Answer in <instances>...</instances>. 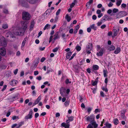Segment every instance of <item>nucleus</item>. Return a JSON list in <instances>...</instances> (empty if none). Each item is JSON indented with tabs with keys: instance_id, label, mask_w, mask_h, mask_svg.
<instances>
[{
	"instance_id": "nucleus-1",
	"label": "nucleus",
	"mask_w": 128,
	"mask_h": 128,
	"mask_svg": "<svg viewBox=\"0 0 128 128\" xmlns=\"http://www.w3.org/2000/svg\"><path fill=\"white\" fill-rule=\"evenodd\" d=\"M21 23L23 27L22 29L20 30L19 31H17L14 32V33L16 35L23 36L25 32V30L27 28V24H28V22L24 21H22Z\"/></svg>"
},
{
	"instance_id": "nucleus-2",
	"label": "nucleus",
	"mask_w": 128,
	"mask_h": 128,
	"mask_svg": "<svg viewBox=\"0 0 128 128\" xmlns=\"http://www.w3.org/2000/svg\"><path fill=\"white\" fill-rule=\"evenodd\" d=\"M22 18L23 20H30V15L28 12L24 11L22 14Z\"/></svg>"
},
{
	"instance_id": "nucleus-3",
	"label": "nucleus",
	"mask_w": 128,
	"mask_h": 128,
	"mask_svg": "<svg viewBox=\"0 0 128 128\" xmlns=\"http://www.w3.org/2000/svg\"><path fill=\"white\" fill-rule=\"evenodd\" d=\"M6 42L4 38L2 36L0 37V46H6Z\"/></svg>"
},
{
	"instance_id": "nucleus-4",
	"label": "nucleus",
	"mask_w": 128,
	"mask_h": 128,
	"mask_svg": "<svg viewBox=\"0 0 128 128\" xmlns=\"http://www.w3.org/2000/svg\"><path fill=\"white\" fill-rule=\"evenodd\" d=\"M6 53L5 49L4 47L0 48V54L2 56H4Z\"/></svg>"
},
{
	"instance_id": "nucleus-5",
	"label": "nucleus",
	"mask_w": 128,
	"mask_h": 128,
	"mask_svg": "<svg viewBox=\"0 0 128 128\" xmlns=\"http://www.w3.org/2000/svg\"><path fill=\"white\" fill-rule=\"evenodd\" d=\"M94 117L92 115H91L90 116H88L86 117V120L87 121L92 122L94 120Z\"/></svg>"
},
{
	"instance_id": "nucleus-6",
	"label": "nucleus",
	"mask_w": 128,
	"mask_h": 128,
	"mask_svg": "<svg viewBox=\"0 0 128 128\" xmlns=\"http://www.w3.org/2000/svg\"><path fill=\"white\" fill-rule=\"evenodd\" d=\"M32 110H30V111L29 114L28 115L25 116V118L27 120L31 118H32Z\"/></svg>"
},
{
	"instance_id": "nucleus-7",
	"label": "nucleus",
	"mask_w": 128,
	"mask_h": 128,
	"mask_svg": "<svg viewBox=\"0 0 128 128\" xmlns=\"http://www.w3.org/2000/svg\"><path fill=\"white\" fill-rule=\"evenodd\" d=\"M104 50V48H102L100 51L97 53L96 55L99 56H102Z\"/></svg>"
},
{
	"instance_id": "nucleus-8",
	"label": "nucleus",
	"mask_w": 128,
	"mask_h": 128,
	"mask_svg": "<svg viewBox=\"0 0 128 128\" xmlns=\"http://www.w3.org/2000/svg\"><path fill=\"white\" fill-rule=\"evenodd\" d=\"M60 91V94L62 96H64V94L65 93V89L64 88L62 87L61 88Z\"/></svg>"
},
{
	"instance_id": "nucleus-9",
	"label": "nucleus",
	"mask_w": 128,
	"mask_h": 128,
	"mask_svg": "<svg viewBox=\"0 0 128 128\" xmlns=\"http://www.w3.org/2000/svg\"><path fill=\"white\" fill-rule=\"evenodd\" d=\"M18 82V80H14L11 81L10 83V84L12 86H14L16 85Z\"/></svg>"
},
{
	"instance_id": "nucleus-10",
	"label": "nucleus",
	"mask_w": 128,
	"mask_h": 128,
	"mask_svg": "<svg viewBox=\"0 0 128 128\" xmlns=\"http://www.w3.org/2000/svg\"><path fill=\"white\" fill-rule=\"evenodd\" d=\"M113 30L114 32V35L113 36L115 37L117 35L119 30V29L118 28V30H117L116 29H114Z\"/></svg>"
},
{
	"instance_id": "nucleus-11",
	"label": "nucleus",
	"mask_w": 128,
	"mask_h": 128,
	"mask_svg": "<svg viewBox=\"0 0 128 128\" xmlns=\"http://www.w3.org/2000/svg\"><path fill=\"white\" fill-rule=\"evenodd\" d=\"M90 122L91 123L92 125L94 126V128H96L98 127V125L96 124V122L94 120L92 122Z\"/></svg>"
},
{
	"instance_id": "nucleus-12",
	"label": "nucleus",
	"mask_w": 128,
	"mask_h": 128,
	"mask_svg": "<svg viewBox=\"0 0 128 128\" xmlns=\"http://www.w3.org/2000/svg\"><path fill=\"white\" fill-rule=\"evenodd\" d=\"M92 44L89 43L88 44L87 46L86 50H91L92 48Z\"/></svg>"
},
{
	"instance_id": "nucleus-13",
	"label": "nucleus",
	"mask_w": 128,
	"mask_h": 128,
	"mask_svg": "<svg viewBox=\"0 0 128 128\" xmlns=\"http://www.w3.org/2000/svg\"><path fill=\"white\" fill-rule=\"evenodd\" d=\"M68 119L66 121V122L67 124L69 123L70 122L73 121L74 119V117L72 116L68 117Z\"/></svg>"
},
{
	"instance_id": "nucleus-14",
	"label": "nucleus",
	"mask_w": 128,
	"mask_h": 128,
	"mask_svg": "<svg viewBox=\"0 0 128 128\" xmlns=\"http://www.w3.org/2000/svg\"><path fill=\"white\" fill-rule=\"evenodd\" d=\"M58 33L59 32H56L55 33V34L54 35V40H55L56 39L59 38V36H58Z\"/></svg>"
},
{
	"instance_id": "nucleus-15",
	"label": "nucleus",
	"mask_w": 128,
	"mask_h": 128,
	"mask_svg": "<svg viewBox=\"0 0 128 128\" xmlns=\"http://www.w3.org/2000/svg\"><path fill=\"white\" fill-rule=\"evenodd\" d=\"M72 53L71 52H70L67 53L66 58L67 59H69L72 54Z\"/></svg>"
},
{
	"instance_id": "nucleus-16",
	"label": "nucleus",
	"mask_w": 128,
	"mask_h": 128,
	"mask_svg": "<svg viewBox=\"0 0 128 128\" xmlns=\"http://www.w3.org/2000/svg\"><path fill=\"white\" fill-rule=\"evenodd\" d=\"M65 18L66 20L68 22H69L71 20L70 17L69 16L68 14H67L66 15Z\"/></svg>"
},
{
	"instance_id": "nucleus-17",
	"label": "nucleus",
	"mask_w": 128,
	"mask_h": 128,
	"mask_svg": "<svg viewBox=\"0 0 128 128\" xmlns=\"http://www.w3.org/2000/svg\"><path fill=\"white\" fill-rule=\"evenodd\" d=\"M34 21H32L31 23L30 26V30H32L34 28Z\"/></svg>"
},
{
	"instance_id": "nucleus-18",
	"label": "nucleus",
	"mask_w": 128,
	"mask_h": 128,
	"mask_svg": "<svg viewBox=\"0 0 128 128\" xmlns=\"http://www.w3.org/2000/svg\"><path fill=\"white\" fill-rule=\"evenodd\" d=\"M120 48H118L116 50L114 51V53L116 54H118L120 52Z\"/></svg>"
},
{
	"instance_id": "nucleus-19",
	"label": "nucleus",
	"mask_w": 128,
	"mask_h": 128,
	"mask_svg": "<svg viewBox=\"0 0 128 128\" xmlns=\"http://www.w3.org/2000/svg\"><path fill=\"white\" fill-rule=\"evenodd\" d=\"M93 0H90L89 1L86 3V6H88L90 5L93 2Z\"/></svg>"
},
{
	"instance_id": "nucleus-20",
	"label": "nucleus",
	"mask_w": 128,
	"mask_h": 128,
	"mask_svg": "<svg viewBox=\"0 0 128 128\" xmlns=\"http://www.w3.org/2000/svg\"><path fill=\"white\" fill-rule=\"evenodd\" d=\"M104 18H106V19L107 20H110L112 19V18L110 17L107 15H105L104 16Z\"/></svg>"
},
{
	"instance_id": "nucleus-21",
	"label": "nucleus",
	"mask_w": 128,
	"mask_h": 128,
	"mask_svg": "<svg viewBox=\"0 0 128 128\" xmlns=\"http://www.w3.org/2000/svg\"><path fill=\"white\" fill-rule=\"evenodd\" d=\"M18 94H17L15 95L14 96H13L12 98L11 99L12 100V101H14L16 99H18Z\"/></svg>"
},
{
	"instance_id": "nucleus-22",
	"label": "nucleus",
	"mask_w": 128,
	"mask_h": 128,
	"mask_svg": "<svg viewBox=\"0 0 128 128\" xmlns=\"http://www.w3.org/2000/svg\"><path fill=\"white\" fill-rule=\"evenodd\" d=\"M93 69L95 70H97L98 69L99 66L97 65H94L93 66Z\"/></svg>"
},
{
	"instance_id": "nucleus-23",
	"label": "nucleus",
	"mask_w": 128,
	"mask_h": 128,
	"mask_svg": "<svg viewBox=\"0 0 128 128\" xmlns=\"http://www.w3.org/2000/svg\"><path fill=\"white\" fill-rule=\"evenodd\" d=\"M105 124L106 126L108 128H110L112 126L111 124H109L108 122H106Z\"/></svg>"
},
{
	"instance_id": "nucleus-24",
	"label": "nucleus",
	"mask_w": 128,
	"mask_h": 128,
	"mask_svg": "<svg viewBox=\"0 0 128 128\" xmlns=\"http://www.w3.org/2000/svg\"><path fill=\"white\" fill-rule=\"evenodd\" d=\"M31 4H34L35 3L36 0H27Z\"/></svg>"
},
{
	"instance_id": "nucleus-25",
	"label": "nucleus",
	"mask_w": 128,
	"mask_h": 128,
	"mask_svg": "<svg viewBox=\"0 0 128 128\" xmlns=\"http://www.w3.org/2000/svg\"><path fill=\"white\" fill-rule=\"evenodd\" d=\"M122 0H118L117 1L116 3V4L118 6H119L120 5L122 2Z\"/></svg>"
},
{
	"instance_id": "nucleus-26",
	"label": "nucleus",
	"mask_w": 128,
	"mask_h": 128,
	"mask_svg": "<svg viewBox=\"0 0 128 128\" xmlns=\"http://www.w3.org/2000/svg\"><path fill=\"white\" fill-rule=\"evenodd\" d=\"M50 25L48 24H47L44 26V30H45L46 29H48L50 27Z\"/></svg>"
},
{
	"instance_id": "nucleus-27",
	"label": "nucleus",
	"mask_w": 128,
	"mask_h": 128,
	"mask_svg": "<svg viewBox=\"0 0 128 128\" xmlns=\"http://www.w3.org/2000/svg\"><path fill=\"white\" fill-rule=\"evenodd\" d=\"M114 124L116 125H117L118 123V119H115L114 120Z\"/></svg>"
},
{
	"instance_id": "nucleus-28",
	"label": "nucleus",
	"mask_w": 128,
	"mask_h": 128,
	"mask_svg": "<svg viewBox=\"0 0 128 128\" xmlns=\"http://www.w3.org/2000/svg\"><path fill=\"white\" fill-rule=\"evenodd\" d=\"M2 28L4 29H6L8 28V25L7 24H3L2 26Z\"/></svg>"
},
{
	"instance_id": "nucleus-29",
	"label": "nucleus",
	"mask_w": 128,
	"mask_h": 128,
	"mask_svg": "<svg viewBox=\"0 0 128 128\" xmlns=\"http://www.w3.org/2000/svg\"><path fill=\"white\" fill-rule=\"evenodd\" d=\"M107 72L106 70H103L104 75V77H107V75L106 74Z\"/></svg>"
},
{
	"instance_id": "nucleus-30",
	"label": "nucleus",
	"mask_w": 128,
	"mask_h": 128,
	"mask_svg": "<svg viewBox=\"0 0 128 128\" xmlns=\"http://www.w3.org/2000/svg\"><path fill=\"white\" fill-rule=\"evenodd\" d=\"M6 68V66L2 65L0 66V68L1 69H5Z\"/></svg>"
},
{
	"instance_id": "nucleus-31",
	"label": "nucleus",
	"mask_w": 128,
	"mask_h": 128,
	"mask_svg": "<svg viewBox=\"0 0 128 128\" xmlns=\"http://www.w3.org/2000/svg\"><path fill=\"white\" fill-rule=\"evenodd\" d=\"M109 49L110 51L112 50L115 49V48L114 46L112 45L110 47Z\"/></svg>"
},
{
	"instance_id": "nucleus-32",
	"label": "nucleus",
	"mask_w": 128,
	"mask_h": 128,
	"mask_svg": "<svg viewBox=\"0 0 128 128\" xmlns=\"http://www.w3.org/2000/svg\"><path fill=\"white\" fill-rule=\"evenodd\" d=\"M59 48V47H57L54 48L52 50V51L54 52H56L57 51L58 49Z\"/></svg>"
},
{
	"instance_id": "nucleus-33",
	"label": "nucleus",
	"mask_w": 128,
	"mask_h": 128,
	"mask_svg": "<svg viewBox=\"0 0 128 128\" xmlns=\"http://www.w3.org/2000/svg\"><path fill=\"white\" fill-rule=\"evenodd\" d=\"M118 11V9L114 8L113 10V12L114 13H115Z\"/></svg>"
},
{
	"instance_id": "nucleus-34",
	"label": "nucleus",
	"mask_w": 128,
	"mask_h": 128,
	"mask_svg": "<svg viewBox=\"0 0 128 128\" xmlns=\"http://www.w3.org/2000/svg\"><path fill=\"white\" fill-rule=\"evenodd\" d=\"M76 49L78 51H80L81 49V47L80 46H77L76 47Z\"/></svg>"
},
{
	"instance_id": "nucleus-35",
	"label": "nucleus",
	"mask_w": 128,
	"mask_h": 128,
	"mask_svg": "<svg viewBox=\"0 0 128 128\" xmlns=\"http://www.w3.org/2000/svg\"><path fill=\"white\" fill-rule=\"evenodd\" d=\"M121 117L122 118L125 119L126 118V117L125 115L123 114L122 113L121 114Z\"/></svg>"
},
{
	"instance_id": "nucleus-36",
	"label": "nucleus",
	"mask_w": 128,
	"mask_h": 128,
	"mask_svg": "<svg viewBox=\"0 0 128 128\" xmlns=\"http://www.w3.org/2000/svg\"><path fill=\"white\" fill-rule=\"evenodd\" d=\"M90 28H91L93 29L94 30H96V28L94 27V24H93L90 26Z\"/></svg>"
},
{
	"instance_id": "nucleus-37",
	"label": "nucleus",
	"mask_w": 128,
	"mask_h": 128,
	"mask_svg": "<svg viewBox=\"0 0 128 128\" xmlns=\"http://www.w3.org/2000/svg\"><path fill=\"white\" fill-rule=\"evenodd\" d=\"M102 90L104 91H105L106 92H107L108 91V90L106 88H104V87H103L102 88Z\"/></svg>"
},
{
	"instance_id": "nucleus-38",
	"label": "nucleus",
	"mask_w": 128,
	"mask_h": 128,
	"mask_svg": "<svg viewBox=\"0 0 128 128\" xmlns=\"http://www.w3.org/2000/svg\"><path fill=\"white\" fill-rule=\"evenodd\" d=\"M65 82L66 84H68V83H70L71 82L69 81V80L68 78H67Z\"/></svg>"
},
{
	"instance_id": "nucleus-39",
	"label": "nucleus",
	"mask_w": 128,
	"mask_h": 128,
	"mask_svg": "<svg viewBox=\"0 0 128 128\" xmlns=\"http://www.w3.org/2000/svg\"><path fill=\"white\" fill-rule=\"evenodd\" d=\"M16 118L18 119V116H14L12 117V119L13 120H16Z\"/></svg>"
},
{
	"instance_id": "nucleus-40",
	"label": "nucleus",
	"mask_w": 128,
	"mask_h": 128,
	"mask_svg": "<svg viewBox=\"0 0 128 128\" xmlns=\"http://www.w3.org/2000/svg\"><path fill=\"white\" fill-rule=\"evenodd\" d=\"M51 10L50 9H48L46 10L45 12V14H46L47 15L48 14V12L49 14H50V13L51 12Z\"/></svg>"
},
{
	"instance_id": "nucleus-41",
	"label": "nucleus",
	"mask_w": 128,
	"mask_h": 128,
	"mask_svg": "<svg viewBox=\"0 0 128 128\" xmlns=\"http://www.w3.org/2000/svg\"><path fill=\"white\" fill-rule=\"evenodd\" d=\"M7 86L6 85H4V86L2 90V91H4V90L6 88V87Z\"/></svg>"
},
{
	"instance_id": "nucleus-42",
	"label": "nucleus",
	"mask_w": 128,
	"mask_h": 128,
	"mask_svg": "<svg viewBox=\"0 0 128 128\" xmlns=\"http://www.w3.org/2000/svg\"><path fill=\"white\" fill-rule=\"evenodd\" d=\"M76 54L75 53L72 56H71L70 58L69 59V60H71L74 58V57L76 55Z\"/></svg>"
},
{
	"instance_id": "nucleus-43",
	"label": "nucleus",
	"mask_w": 128,
	"mask_h": 128,
	"mask_svg": "<svg viewBox=\"0 0 128 128\" xmlns=\"http://www.w3.org/2000/svg\"><path fill=\"white\" fill-rule=\"evenodd\" d=\"M100 95L102 97H104V93L102 91H101L100 92Z\"/></svg>"
},
{
	"instance_id": "nucleus-44",
	"label": "nucleus",
	"mask_w": 128,
	"mask_h": 128,
	"mask_svg": "<svg viewBox=\"0 0 128 128\" xmlns=\"http://www.w3.org/2000/svg\"><path fill=\"white\" fill-rule=\"evenodd\" d=\"M60 9H59L58 10V11H57V12H56V16H57L60 13Z\"/></svg>"
},
{
	"instance_id": "nucleus-45",
	"label": "nucleus",
	"mask_w": 128,
	"mask_h": 128,
	"mask_svg": "<svg viewBox=\"0 0 128 128\" xmlns=\"http://www.w3.org/2000/svg\"><path fill=\"white\" fill-rule=\"evenodd\" d=\"M39 102V101L37 99L35 101L34 103V104H33L34 105L36 104H37Z\"/></svg>"
},
{
	"instance_id": "nucleus-46",
	"label": "nucleus",
	"mask_w": 128,
	"mask_h": 128,
	"mask_svg": "<svg viewBox=\"0 0 128 128\" xmlns=\"http://www.w3.org/2000/svg\"><path fill=\"white\" fill-rule=\"evenodd\" d=\"M38 74V71H35L34 72V74L35 76H36Z\"/></svg>"
},
{
	"instance_id": "nucleus-47",
	"label": "nucleus",
	"mask_w": 128,
	"mask_h": 128,
	"mask_svg": "<svg viewBox=\"0 0 128 128\" xmlns=\"http://www.w3.org/2000/svg\"><path fill=\"white\" fill-rule=\"evenodd\" d=\"M102 22H101V20H100V22H98L97 23V25L98 26H100L102 24Z\"/></svg>"
},
{
	"instance_id": "nucleus-48",
	"label": "nucleus",
	"mask_w": 128,
	"mask_h": 128,
	"mask_svg": "<svg viewBox=\"0 0 128 128\" xmlns=\"http://www.w3.org/2000/svg\"><path fill=\"white\" fill-rule=\"evenodd\" d=\"M46 58H45L43 57L40 60V61L42 62H43L45 60Z\"/></svg>"
},
{
	"instance_id": "nucleus-49",
	"label": "nucleus",
	"mask_w": 128,
	"mask_h": 128,
	"mask_svg": "<svg viewBox=\"0 0 128 128\" xmlns=\"http://www.w3.org/2000/svg\"><path fill=\"white\" fill-rule=\"evenodd\" d=\"M79 98H80V101L81 102H82L83 100V98L80 96H79Z\"/></svg>"
},
{
	"instance_id": "nucleus-50",
	"label": "nucleus",
	"mask_w": 128,
	"mask_h": 128,
	"mask_svg": "<svg viewBox=\"0 0 128 128\" xmlns=\"http://www.w3.org/2000/svg\"><path fill=\"white\" fill-rule=\"evenodd\" d=\"M75 5V4L74 3H72V4H71L70 5V7L71 8H72L74 6V5Z\"/></svg>"
},
{
	"instance_id": "nucleus-51",
	"label": "nucleus",
	"mask_w": 128,
	"mask_h": 128,
	"mask_svg": "<svg viewBox=\"0 0 128 128\" xmlns=\"http://www.w3.org/2000/svg\"><path fill=\"white\" fill-rule=\"evenodd\" d=\"M74 30L73 29L71 28V29L69 31V33L70 34H72L73 33V32Z\"/></svg>"
},
{
	"instance_id": "nucleus-52",
	"label": "nucleus",
	"mask_w": 128,
	"mask_h": 128,
	"mask_svg": "<svg viewBox=\"0 0 128 128\" xmlns=\"http://www.w3.org/2000/svg\"><path fill=\"white\" fill-rule=\"evenodd\" d=\"M97 83V81H95L93 83L92 85L94 86H95L96 84Z\"/></svg>"
},
{
	"instance_id": "nucleus-53",
	"label": "nucleus",
	"mask_w": 128,
	"mask_h": 128,
	"mask_svg": "<svg viewBox=\"0 0 128 128\" xmlns=\"http://www.w3.org/2000/svg\"><path fill=\"white\" fill-rule=\"evenodd\" d=\"M113 4L111 2H110L108 4V6L109 7H111L113 6Z\"/></svg>"
},
{
	"instance_id": "nucleus-54",
	"label": "nucleus",
	"mask_w": 128,
	"mask_h": 128,
	"mask_svg": "<svg viewBox=\"0 0 128 128\" xmlns=\"http://www.w3.org/2000/svg\"><path fill=\"white\" fill-rule=\"evenodd\" d=\"M112 11L111 9H109L107 11V13L108 14H110L112 12Z\"/></svg>"
},
{
	"instance_id": "nucleus-55",
	"label": "nucleus",
	"mask_w": 128,
	"mask_h": 128,
	"mask_svg": "<svg viewBox=\"0 0 128 128\" xmlns=\"http://www.w3.org/2000/svg\"><path fill=\"white\" fill-rule=\"evenodd\" d=\"M96 16L95 15H94L92 16V18L94 20H96Z\"/></svg>"
},
{
	"instance_id": "nucleus-56",
	"label": "nucleus",
	"mask_w": 128,
	"mask_h": 128,
	"mask_svg": "<svg viewBox=\"0 0 128 128\" xmlns=\"http://www.w3.org/2000/svg\"><path fill=\"white\" fill-rule=\"evenodd\" d=\"M36 79L38 80H40L42 79V77L41 76H39L36 78Z\"/></svg>"
},
{
	"instance_id": "nucleus-57",
	"label": "nucleus",
	"mask_w": 128,
	"mask_h": 128,
	"mask_svg": "<svg viewBox=\"0 0 128 128\" xmlns=\"http://www.w3.org/2000/svg\"><path fill=\"white\" fill-rule=\"evenodd\" d=\"M60 116V114L58 112L56 114V117H58L59 116Z\"/></svg>"
},
{
	"instance_id": "nucleus-58",
	"label": "nucleus",
	"mask_w": 128,
	"mask_h": 128,
	"mask_svg": "<svg viewBox=\"0 0 128 128\" xmlns=\"http://www.w3.org/2000/svg\"><path fill=\"white\" fill-rule=\"evenodd\" d=\"M112 33L111 32H110L108 33V35L109 36H110L112 35Z\"/></svg>"
},
{
	"instance_id": "nucleus-59",
	"label": "nucleus",
	"mask_w": 128,
	"mask_h": 128,
	"mask_svg": "<svg viewBox=\"0 0 128 128\" xmlns=\"http://www.w3.org/2000/svg\"><path fill=\"white\" fill-rule=\"evenodd\" d=\"M101 10H98L96 11V13L98 14H101Z\"/></svg>"
},
{
	"instance_id": "nucleus-60",
	"label": "nucleus",
	"mask_w": 128,
	"mask_h": 128,
	"mask_svg": "<svg viewBox=\"0 0 128 128\" xmlns=\"http://www.w3.org/2000/svg\"><path fill=\"white\" fill-rule=\"evenodd\" d=\"M70 126V124H66L64 127L65 128H69Z\"/></svg>"
},
{
	"instance_id": "nucleus-61",
	"label": "nucleus",
	"mask_w": 128,
	"mask_h": 128,
	"mask_svg": "<svg viewBox=\"0 0 128 128\" xmlns=\"http://www.w3.org/2000/svg\"><path fill=\"white\" fill-rule=\"evenodd\" d=\"M41 96L40 95L38 96V98L37 99L40 102V100H41Z\"/></svg>"
},
{
	"instance_id": "nucleus-62",
	"label": "nucleus",
	"mask_w": 128,
	"mask_h": 128,
	"mask_svg": "<svg viewBox=\"0 0 128 128\" xmlns=\"http://www.w3.org/2000/svg\"><path fill=\"white\" fill-rule=\"evenodd\" d=\"M42 31H40L38 34V37H39L42 34Z\"/></svg>"
},
{
	"instance_id": "nucleus-63",
	"label": "nucleus",
	"mask_w": 128,
	"mask_h": 128,
	"mask_svg": "<svg viewBox=\"0 0 128 128\" xmlns=\"http://www.w3.org/2000/svg\"><path fill=\"white\" fill-rule=\"evenodd\" d=\"M87 31L88 32H90L91 31V28H87Z\"/></svg>"
},
{
	"instance_id": "nucleus-64",
	"label": "nucleus",
	"mask_w": 128,
	"mask_h": 128,
	"mask_svg": "<svg viewBox=\"0 0 128 128\" xmlns=\"http://www.w3.org/2000/svg\"><path fill=\"white\" fill-rule=\"evenodd\" d=\"M87 128H92V127L91 124H90L88 126Z\"/></svg>"
}]
</instances>
